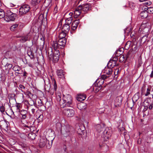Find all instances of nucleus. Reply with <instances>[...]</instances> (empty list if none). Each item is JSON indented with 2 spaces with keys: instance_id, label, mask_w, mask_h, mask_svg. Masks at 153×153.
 Segmentation results:
<instances>
[{
  "instance_id": "f257e3e1",
  "label": "nucleus",
  "mask_w": 153,
  "mask_h": 153,
  "mask_svg": "<svg viewBox=\"0 0 153 153\" xmlns=\"http://www.w3.org/2000/svg\"><path fill=\"white\" fill-rule=\"evenodd\" d=\"M62 100V102H60L62 103V105L61 106V107L64 108V107H72L73 106L72 98L70 95H63Z\"/></svg>"
},
{
  "instance_id": "f03ea898",
  "label": "nucleus",
  "mask_w": 153,
  "mask_h": 153,
  "mask_svg": "<svg viewBox=\"0 0 153 153\" xmlns=\"http://www.w3.org/2000/svg\"><path fill=\"white\" fill-rule=\"evenodd\" d=\"M53 139L54 138L53 137L49 141L45 137L41 138L39 143V146L40 148L46 146L47 149H49L51 146Z\"/></svg>"
},
{
  "instance_id": "7ed1b4c3",
  "label": "nucleus",
  "mask_w": 153,
  "mask_h": 153,
  "mask_svg": "<svg viewBox=\"0 0 153 153\" xmlns=\"http://www.w3.org/2000/svg\"><path fill=\"white\" fill-rule=\"evenodd\" d=\"M16 16V13L11 12L10 10H7L6 13L5 17L4 18L5 21L7 22L14 21Z\"/></svg>"
},
{
  "instance_id": "20e7f679",
  "label": "nucleus",
  "mask_w": 153,
  "mask_h": 153,
  "mask_svg": "<svg viewBox=\"0 0 153 153\" xmlns=\"http://www.w3.org/2000/svg\"><path fill=\"white\" fill-rule=\"evenodd\" d=\"M30 10V7L27 4L22 5L19 9V15L22 16L28 13Z\"/></svg>"
},
{
  "instance_id": "39448f33",
  "label": "nucleus",
  "mask_w": 153,
  "mask_h": 153,
  "mask_svg": "<svg viewBox=\"0 0 153 153\" xmlns=\"http://www.w3.org/2000/svg\"><path fill=\"white\" fill-rule=\"evenodd\" d=\"M70 128L69 126H62L61 129V134L64 136L67 137L70 134Z\"/></svg>"
},
{
  "instance_id": "423d86ee",
  "label": "nucleus",
  "mask_w": 153,
  "mask_h": 153,
  "mask_svg": "<svg viewBox=\"0 0 153 153\" xmlns=\"http://www.w3.org/2000/svg\"><path fill=\"white\" fill-rule=\"evenodd\" d=\"M48 52L49 57L50 59H53L55 62L58 61L60 55L57 56L55 55H53L52 54V49L51 48L50 49H48Z\"/></svg>"
},
{
  "instance_id": "0eeeda50",
  "label": "nucleus",
  "mask_w": 153,
  "mask_h": 153,
  "mask_svg": "<svg viewBox=\"0 0 153 153\" xmlns=\"http://www.w3.org/2000/svg\"><path fill=\"white\" fill-rule=\"evenodd\" d=\"M63 113L66 116L70 117H73L74 114V111L73 109L65 108L63 110Z\"/></svg>"
},
{
  "instance_id": "6e6552de",
  "label": "nucleus",
  "mask_w": 153,
  "mask_h": 153,
  "mask_svg": "<svg viewBox=\"0 0 153 153\" xmlns=\"http://www.w3.org/2000/svg\"><path fill=\"white\" fill-rule=\"evenodd\" d=\"M79 6L81 8L82 12H83L84 13H87L91 7V5L89 4H82Z\"/></svg>"
},
{
  "instance_id": "1a4fd4ad",
  "label": "nucleus",
  "mask_w": 153,
  "mask_h": 153,
  "mask_svg": "<svg viewBox=\"0 0 153 153\" xmlns=\"http://www.w3.org/2000/svg\"><path fill=\"white\" fill-rule=\"evenodd\" d=\"M123 98L121 96L117 97L114 100V104L115 106L117 107L121 105Z\"/></svg>"
},
{
  "instance_id": "9d476101",
  "label": "nucleus",
  "mask_w": 153,
  "mask_h": 153,
  "mask_svg": "<svg viewBox=\"0 0 153 153\" xmlns=\"http://www.w3.org/2000/svg\"><path fill=\"white\" fill-rule=\"evenodd\" d=\"M110 131L108 128H106L104 129L102 133V136L105 139L109 138L111 136L110 133Z\"/></svg>"
},
{
  "instance_id": "9b49d317",
  "label": "nucleus",
  "mask_w": 153,
  "mask_h": 153,
  "mask_svg": "<svg viewBox=\"0 0 153 153\" xmlns=\"http://www.w3.org/2000/svg\"><path fill=\"white\" fill-rule=\"evenodd\" d=\"M82 12L81 10V8L78 6L75 9L74 11V16L75 18L78 17L79 16L80 14Z\"/></svg>"
},
{
  "instance_id": "f8f14e48",
  "label": "nucleus",
  "mask_w": 153,
  "mask_h": 153,
  "mask_svg": "<svg viewBox=\"0 0 153 153\" xmlns=\"http://www.w3.org/2000/svg\"><path fill=\"white\" fill-rule=\"evenodd\" d=\"M57 74L59 78L62 79L63 80L65 79V72H64L62 70H58L57 71Z\"/></svg>"
},
{
  "instance_id": "ddd939ff",
  "label": "nucleus",
  "mask_w": 153,
  "mask_h": 153,
  "mask_svg": "<svg viewBox=\"0 0 153 153\" xmlns=\"http://www.w3.org/2000/svg\"><path fill=\"white\" fill-rule=\"evenodd\" d=\"M59 46L61 47L62 48L65 46L66 43V38L59 39L58 42Z\"/></svg>"
},
{
  "instance_id": "4468645a",
  "label": "nucleus",
  "mask_w": 153,
  "mask_h": 153,
  "mask_svg": "<svg viewBox=\"0 0 153 153\" xmlns=\"http://www.w3.org/2000/svg\"><path fill=\"white\" fill-rule=\"evenodd\" d=\"M148 24H142L140 29H141V30L142 31V32L147 33L149 30L148 27L149 25Z\"/></svg>"
},
{
  "instance_id": "2eb2a0df",
  "label": "nucleus",
  "mask_w": 153,
  "mask_h": 153,
  "mask_svg": "<svg viewBox=\"0 0 153 153\" xmlns=\"http://www.w3.org/2000/svg\"><path fill=\"white\" fill-rule=\"evenodd\" d=\"M9 123L6 120H2L0 122V126L4 129H7Z\"/></svg>"
},
{
  "instance_id": "dca6fc26",
  "label": "nucleus",
  "mask_w": 153,
  "mask_h": 153,
  "mask_svg": "<svg viewBox=\"0 0 153 153\" xmlns=\"http://www.w3.org/2000/svg\"><path fill=\"white\" fill-rule=\"evenodd\" d=\"M79 19L76 20L72 22L71 27L72 30L74 31L76 29L79 23Z\"/></svg>"
},
{
  "instance_id": "f3484780",
  "label": "nucleus",
  "mask_w": 153,
  "mask_h": 153,
  "mask_svg": "<svg viewBox=\"0 0 153 153\" xmlns=\"http://www.w3.org/2000/svg\"><path fill=\"white\" fill-rule=\"evenodd\" d=\"M113 72L112 68L108 67L106 68V67L104 69V73L108 76V77H109L112 74Z\"/></svg>"
},
{
  "instance_id": "a211bd4d",
  "label": "nucleus",
  "mask_w": 153,
  "mask_h": 153,
  "mask_svg": "<svg viewBox=\"0 0 153 153\" xmlns=\"http://www.w3.org/2000/svg\"><path fill=\"white\" fill-rule=\"evenodd\" d=\"M70 29V26L68 25L64 24L62 28V31L65 32V33H68Z\"/></svg>"
},
{
  "instance_id": "6ab92c4d",
  "label": "nucleus",
  "mask_w": 153,
  "mask_h": 153,
  "mask_svg": "<svg viewBox=\"0 0 153 153\" xmlns=\"http://www.w3.org/2000/svg\"><path fill=\"white\" fill-rule=\"evenodd\" d=\"M53 122L54 123L55 122V126L56 128L58 129H61L62 126L61 124L59 121L56 119L53 120Z\"/></svg>"
},
{
  "instance_id": "aec40b11",
  "label": "nucleus",
  "mask_w": 153,
  "mask_h": 153,
  "mask_svg": "<svg viewBox=\"0 0 153 153\" xmlns=\"http://www.w3.org/2000/svg\"><path fill=\"white\" fill-rule=\"evenodd\" d=\"M86 96L85 94H80L77 97V100L79 101H82L85 99Z\"/></svg>"
},
{
  "instance_id": "412c9836",
  "label": "nucleus",
  "mask_w": 153,
  "mask_h": 153,
  "mask_svg": "<svg viewBox=\"0 0 153 153\" xmlns=\"http://www.w3.org/2000/svg\"><path fill=\"white\" fill-rule=\"evenodd\" d=\"M59 44L58 42H53L52 44V47L54 50L59 49L60 48H62L61 47L59 46L58 45Z\"/></svg>"
},
{
  "instance_id": "4be33fe9",
  "label": "nucleus",
  "mask_w": 153,
  "mask_h": 153,
  "mask_svg": "<svg viewBox=\"0 0 153 153\" xmlns=\"http://www.w3.org/2000/svg\"><path fill=\"white\" fill-rule=\"evenodd\" d=\"M85 128L84 126H79V128H78L77 132L79 134H84V133L85 131Z\"/></svg>"
},
{
  "instance_id": "5701e85b",
  "label": "nucleus",
  "mask_w": 153,
  "mask_h": 153,
  "mask_svg": "<svg viewBox=\"0 0 153 153\" xmlns=\"http://www.w3.org/2000/svg\"><path fill=\"white\" fill-rule=\"evenodd\" d=\"M116 63L114 61L110 60L107 65L108 67H109L111 68L114 66H116Z\"/></svg>"
},
{
  "instance_id": "b1692460",
  "label": "nucleus",
  "mask_w": 153,
  "mask_h": 153,
  "mask_svg": "<svg viewBox=\"0 0 153 153\" xmlns=\"http://www.w3.org/2000/svg\"><path fill=\"white\" fill-rule=\"evenodd\" d=\"M25 135L28 138L32 140H34L36 136V134L35 133L32 132L25 134Z\"/></svg>"
},
{
  "instance_id": "393cba45",
  "label": "nucleus",
  "mask_w": 153,
  "mask_h": 153,
  "mask_svg": "<svg viewBox=\"0 0 153 153\" xmlns=\"http://www.w3.org/2000/svg\"><path fill=\"white\" fill-rule=\"evenodd\" d=\"M144 10L145 11H147L148 13L149 14L153 13V7H148L146 6L144 8Z\"/></svg>"
},
{
  "instance_id": "a878e982",
  "label": "nucleus",
  "mask_w": 153,
  "mask_h": 153,
  "mask_svg": "<svg viewBox=\"0 0 153 153\" xmlns=\"http://www.w3.org/2000/svg\"><path fill=\"white\" fill-rule=\"evenodd\" d=\"M148 13L147 11H145V10L141 12L140 15V16L143 18H146L148 16Z\"/></svg>"
},
{
  "instance_id": "bb28decb",
  "label": "nucleus",
  "mask_w": 153,
  "mask_h": 153,
  "mask_svg": "<svg viewBox=\"0 0 153 153\" xmlns=\"http://www.w3.org/2000/svg\"><path fill=\"white\" fill-rule=\"evenodd\" d=\"M65 24L69 25L72 22L73 18L71 17H68L67 18H65Z\"/></svg>"
},
{
  "instance_id": "cd10ccee",
  "label": "nucleus",
  "mask_w": 153,
  "mask_h": 153,
  "mask_svg": "<svg viewBox=\"0 0 153 153\" xmlns=\"http://www.w3.org/2000/svg\"><path fill=\"white\" fill-rule=\"evenodd\" d=\"M41 1V0H31V4L33 6L36 5L39 3Z\"/></svg>"
},
{
  "instance_id": "c85d7f7f",
  "label": "nucleus",
  "mask_w": 153,
  "mask_h": 153,
  "mask_svg": "<svg viewBox=\"0 0 153 153\" xmlns=\"http://www.w3.org/2000/svg\"><path fill=\"white\" fill-rule=\"evenodd\" d=\"M140 94L139 92H137L136 93L132 98L133 101L134 100L135 101H137L139 98Z\"/></svg>"
},
{
  "instance_id": "c756f323",
  "label": "nucleus",
  "mask_w": 153,
  "mask_h": 153,
  "mask_svg": "<svg viewBox=\"0 0 153 153\" xmlns=\"http://www.w3.org/2000/svg\"><path fill=\"white\" fill-rule=\"evenodd\" d=\"M30 19L29 16H25L22 18V21L26 23H28L29 22Z\"/></svg>"
},
{
  "instance_id": "7c9ffc66",
  "label": "nucleus",
  "mask_w": 153,
  "mask_h": 153,
  "mask_svg": "<svg viewBox=\"0 0 153 153\" xmlns=\"http://www.w3.org/2000/svg\"><path fill=\"white\" fill-rule=\"evenodd\" d=\"M67 33H65V32L62 31L59 35V39H63L65 38V37Z\"/></svg>"
},
{
  "instance_id": "2f4dec72",
  "label": "nucleus",
  "mask_w": 153,
  "mask_h": 153,
  "mask_svg": "<svg viewBox=\"0 0 153 153\" xmlns=\"http://www.w3.org/2000/svg\"><path fill=\"white\" fill-rule=\"evenodd\" d=\"M6 13L5 14L4 10L0 8V18H2L5 17Z\"/></svg>"
},
{
  "instance_id": "473e14b6",
  "label": "nucleus",
  "mask_w": 153,
  "mask_h": 153,
  "mask_svg": "<svg viewBox=\"0 0 153 153\" xmlns=\"http://www.w3.org/2000/svg\"><path fill=\"white\" fill-rule=\"evenodd\" d=\"M56 99L58 101H59V103L60 105L61 106L62 105V103H60L61 102H62V100H61V94H59L58 95L57 94L56 95Z\"/></svg>"
},
{
  "instance_id": "72a5a7b5",
  "label": "nucleus",
  "mask_w": 153,
  "mask_h": 153,
  "mask_svg": "<svg viewBox=\"0 0 153 153\" xmlns=\"http://www.w3.org/2000/svg\"><path fill=\"white\" fill-rule=\"evenodd\" d=\"M13 66V65L11 64L8 63L6 65L5 69L9 72V71L11 68Z\"/></svg>"
},
{
  "instance_id": "f704fd0d",
  "label": "nucleus",
  "mask_w": 153,
  "mask_h": 153,
  "mask_svg": "<svg viewBox=\"0 0 153 153\" xmlns=\"http://www.w3.org/2000/svg\"><path fill=\"white\" fill-rule=\"evenodd\" d=\"M7 60V58H4L3 59L1 62L2 65L4 66L5 67L8 64Z\"/></svg>"
},
{
  "instance_id": "c9c22d12",
  "label": "nucleus",
  "mask_w": 153,
  "mask_h": 153,
  "mask_svg": "<svg viewBox=\"0 0 153 153\" xmlns=\"http://www.w3.org/2000/svg\"><path fill=\"white\" fill-rule=\"evenodd\" d=\"M28 39V36L27 35L23 36L21 39L20 41L23 42H25Z\"/></svg>"
},
{
  "instance_id": "e433bc0d",
  "label": "nucleus",
  "mask_w": 153,
  "mask_h": 153,
  "mask_svg": "<svg viewBox=\"0 0 153 153\" xmlns=\"http://www.w3.org/2000/svg\"><path fill=\"white\" fill-rule=\"evenodd\" d=\"M138 67H139L141 65V64L142 63V58L141 56H140L138 59Z\"/></svg>"
},
{
  "instance_id": "4c0bfd02",
  "label": "nucleus",
  "mask_w": 153,
  "mask_h": 153,
  "mask_svg": "<svg viewBox=\"0 0 153 153\" xmlns=\"http://www.w3.org/2000/svg\"><path fill=\"white\" fill-rule=\"evenodd\" d=\"M52 82L53 83L54 90L55 91H56L57 88V85L56 82L54 78H53V79L52 78Z\"/></svg>"
},
{
  "instance_id": "58836bf2",
  "label": "nucleus",
  "mask_w": 153,
  "mask_h": 153,
  "mask_svg": "<svg viewBox=\"0 0 153 153\" xmlns=\"http://www.w3.org/2000/svg\"><path fill=\"white\" fill-rule=\"evenodd\" d=\"M31 112L33 114H34L36 111H37V107L34 106L31 108Z\"/></svg>"
},
{
  "instance_id": "ea45409f",
  "label": "nucleus",
  "mask_w": 153,
  "mask_h": 153,
  "mask_svg": "<svg viewBox=\"0 0 153 153\" xmlns=\"http://www.w3.org/2000/svg\"><path fill=\"white\" fill-rule=\"evenodd\" d=\"M123 52L120 50H118L116 51L115 55L116 56H119L120 55H121L123 53Z\"/></svg>"
},
{
  "instance_id": "a19ab883",
  "label": "nucleus",
  "mask_w": 153,
  "mask_h": 153,
  "mask_svg": "<svg viewBox=\"0 0 153 153\" xmlns=\"http://www.w3.org/2000/svg\"><path fill=\"white\" fill-rule=\"evenodd\" d=\"M12 69L15 71H19L20 70V68L18 65H15L13 68Z\"/></svg>"
},
{
  "instance_id": "79ce46f5",
  "label": "nucleus",
  "mask_w": 153,
  "mask_h": 153,
  "mask_svg": "<svg viewBox=\"0 0 153 153\" xmlns=\"http://www.w3.org/2000/svg\"><path fill=\"white\" fill-rule=\"evenodd\" d=\"M51 88V85H45L44 89L46 91H49Z\"/></svg>"
},
{
  "instance_id": "37998d69",
  "label": "nucleus",
  "mask_w": 153,
  "mask_h": 153,
  "mask_svg": "<svg viewBox=\"0 0 153 153\" xmlns=\"http://www.w3.org/2000/svg\"><path fill=\"white\" fill-rule=\"evenodd\" d=\"M43 115L40 114L37 118V120L39 121V122L42 121L43 120Z\"/></svg>"
},
{
  "instance_id": "c03bdc74",
  "label": "nucleus",
  "mask_w": 153,
  "mask_h": 153,
  "mask_svg": "<svg viewBox=\"0 0 153 153\" xmlns=\"http://www.w3.org/2000/svg\"><path fill=\"white\" fill-rule=\"evenodd\" d=\"M18 24H15L13 25L10 27V30L12 31H13L14 29L18 27Z\"/></svg>"
},
{
  "instance_id": "a18cd8bd",
  "label": "nucleus",
  "mask_w": 153,
  "mask_h": 153,
  "mask_svg": "<svg viewBox=\"0 0 153 153\" xmlns=\"http://www.w3.org/2000/svg\"><path fill=\"white\" fill-rule=\"evenodd\" d=\"M45 85H51L50 83V80L48 78H46V79H44Z\"/></svg>"
},
{
  "instance_id": "49530a36",
  "label": "nucleus",
  "mask_w": 153,
  "mask_h": 153,
  "mask_svg": "<svg viewBox=\"0 0 153 153\" xmlns=\"http://www.w3.org/2000/svg\"><path fill=\"white\" fill-rule=\"evenodd\" d=\"M102 88V86H101V85H100V86L98 87H96V88L95 90V92L97 93Z\"/></svg>"
},
{
  "instance_id": "de8ad7c7",
  "label": "nucleus",
  "mask_w": 153,
  "mask_h": 153,
  "mask_svg": "<svg viewBox=\"0 0 153 153\" xmlns=\"http://www.w3.org/2000/svg\"><path fill=\"white\" fill-rule=\"evenodd\" d=\"M40 39V40H41L40 45L43 47L45 44V39L43 36Z\"/></svg>"
},
{
  "instance_id": "09e8293b",
  "label": "nucleus",
  "mask_w": 153,
  "mask_h": 153,
  "mask_svg": "<svg viewBox=\"0 0 153 153\" xmlns=\"http://www.w3.org/2000/svg\"><path fill=\"white\" fill-rule=\"evenodd\" d=\"M24 130H27V131H26V133H25V131L24 132L25 134L28 133V132H29L30 130V126H26L24 129Z\"/></svg>"
},
{
  "instance_id": "8fccbe9b",
  "label": "nucleus",
  "mask_w": 153,
  "mask_h": 153,
  "mask_svg": "<svg viewBox=\"0 0 153 153\" xmlns=\"http://www.w3.org/2000/svg\"><path fill=\"white\" fill-rule=\"evenodd\" d=\"M53 54L56 55H60V53L58 49L54 50Z\"/></svg>"
},
{
  "instance_id": "3c124183",
  "label": "nucleus",
  "mask_w": 153,
  "mask_h": 153,
  "mask_svg": "<svg viewBox=\"0 0 153 153\" xmlns=\"http://www.w3.org/2000/svg\"><path fill=\"white\" fill-rule=\"evenodd\" d=\"M147 37V36L146 35L143 36L141 39V42H143V43H145L146 41V39Z\"/></svg>"
},
{
  "instance_id": "603ef678",
  "label": "nucleus",
  "mask_w": 153,
  "mask_h": 153,
  "mask_svg": "<svg viewBox=\"0 0 153 153\" xmlns=\"http://www.w3.org/2000/svg\"><path fill=\"white\" fill-rule=\"evenodd\" d=\"M19 88L20 89H21V91L22 92H24V90L25 88V87L22 85H19Z\"/></svg>"
},
{
  "instance_id": "864d4df0",
  "label": "nucleus",
  "mask_w": 153,
  "mask_h": 153,
  "mask_svg": "<svg viewBox=\"0 0 153 153\" xmlns=\"http://www.w3.org/2000/svg\"><path fill=\"white\" fill-rule=\"evenodd\" d=\"M24 94L25 95L28 96L29 97L31 95H32V94L29 91H27L26 92H24Z\"/></svg>"
},
{
  "instance_id": "5fc2aeb1",
  "label": "nucleus",
  "mask_w": 153,
  "mask_h": 153,
  "mask_svg": "<svg viewBox=\"0 0 153 153\" xmlns=\"http://www.w3.org/2000/svg\"><path fill=\"white\" fill-rule=\"evenodd\" d=\"M16 109L18 111H19L20 110V108L21 107V105L19 103H16Z\"/></svg>"
},
{
  "instance_id": "6e6d98bb",
  "label": "nucleus",
  "mask_w": 153,
  "mask_h": 153,
  "mask_svg": "<svg viewBox=\"0 0 153 153\" xmlns=\"http://www.w3.org/2000/svg\"><path fill=\"white\" fill-rule=\"evenodd\" d=\"M125 56L124 55H123L121 56L119 59V61L120 62H122L125 59Z\"/></svg>"
},
{
  "instance_id": "4d7b16f0",
  "label": "nucleus",
  "mask_w": 153,
  "mask_h": 153,
  "mask_svg": "<svg viewBox=\"0 0 153 153\" xmlns=\"http://www.w3.org/2000/svg\"><path fill=\"white\" fill-rule=\"evenodd\" d=\"M146 107H147V108H149V109L151 110L153 108V104L151 103L149 105H147Z\"/></svg>"
},
{
  "instance_id": "13d9d810",
  "label": "nucleus",
  "mask_w": 153,
  "mask_h": 153,
  "mask_svg": "<svg viewBox=\"0 0 153 153\" xmlns=\"http://www.w3.org/2000/svg\"><path fill=\"white\" fill-rule=\"evenodd\" d=\"M0 111L2 113H3L4 112V111H5L4 108L3 106V105H2L1 106V107H0Z\"/></svg>"
},
{
  "instance_id": "bf43d9fd",
  "label": "nucleus",
  "mask_w": 153,
  "mask_h": 153,
  "mask_svg": "<svg viewBox=\"0 0 153 153\" xmlns=\"http://www.w3.org/2000/svg\"><path fill=\"white\" fill-rule=\"evenodd\" d=\"M152 2L150 1H147V2H145L143 4L147 6V5L149 6L152 4Z\"/></svg>"
},
{
  "instance_id": "052dcab7",
  "label": "nucleus",
  "mask_w": 153,
  "mask_h": 153,
  "mask_svg": "<svg viewBox=\"0 0 153 153\" xmlns=\"http://www.w3.org/2000/svg\"><path fill=\"white\" fill-rule=\"evenodd\" d=\"M150 91L151 89L149 88H147L146 92L145 94V96H147L150 94Z\"/></svg>"
},
{
  "instance_id": "680f3d73",
  "label": "nucleus",
  "mask_w": 153,
  "mask_h": 153,
  "mask_svg": "<svg viewBox=\"0 0 153 153\" xmlns=\"http://www.w3.org/2000/svg\"><path fill=\"white\" fill-rule=\"evenodd\" d=\"M108 77V76H107L106 75H105L104 74V75H101V78H102V79L104 80V79H107V78Z\"/></svg>"
},
{
  "instance_id": "e2e57ef3",
  "label": "nucleus",
  "mask_w": 153,
  "mask_h": 153,
  "mask_svg": "<svg viewBox=\"0 0 153 153\" xmlns=\"http://www.w3.org/2000/svg\"><path fill=\"white\" fill-rule=\"evenodd\" d=\"M20 114L22 116L21 117L22 119H25L26 118V114H22V113H21Z\"/></svg>"
},
{
  "instance_id": "0e129e2a",
  "label": "nucleus",
  "mask_w": 153,
  "mask_h": 153,
  "mask_svg": "<svg viewBox=\"0 0 153 153\" xmlns=\"http://www.w3.org/2000/svg\"><path fill=\"white\" fill-rule=\"evenodd\" d=\"M111 60L117 63V61L118 60V58L117 57H114L112 59H111Z\"/></svg>"
},
{
  "instance_id": "69168bd1",
  "label": "nucleus",
  "mask_w": 153,
  "mask_h": 153,
  "mask_svg": "<svg viewBox=\"0 0 153 153\" xmlns=\"http://www.w3.org/2000/svg\"><path fill=\"white\" fill-rule=\"evenodd\" d=\"M65 147H64V149L65 151V152L64 153H72L71 152H68L65 146Z\"/></svg>"
},
{
  "instance_id": "338daca9",
  "label": "nucleus",
  "mask_w": 153,
  "mask_h": 153,
  "mask_svg": "<svg viewBox=\"0 0 153 153\" xmlns=\"http://www.w3.org/2000/svg\"><path fill=\"white\" fill-rule=\"evenodd\" d=\"M149 77L150 78H153V71H152L151 73V74L149 75Z\"/></svg>"
},
{
  "instance_id": "774afa93",
  "label": "nucleus",
  "mask_w": 153,
  "mask_h": 153,
  "mask_svg": "<svg viewBox=\"0 0 153 153\" xmlns=\"http://www.w3.org/2000/svg\"><path fill=\"white\" fill-rule=\"evenodd\" d=\"M119 70L118 69H116L114 72V74L115 75H117L118 73Z\"/></svg>"
}]
</instances>
